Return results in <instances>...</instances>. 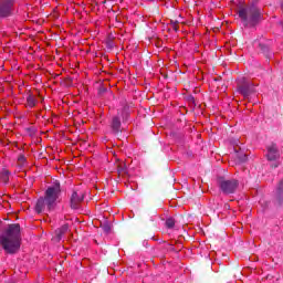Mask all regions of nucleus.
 Returning <instances> with one entry per match:
<instances>
[{"label":"nucleus","mask_w":283,"mask_h":283,"mask_svg":"<svg viewBox=\"0 0 283 283\" xmlns=\"http://www.w3.org/2000/svg\"><path fill=\"white\" fill-rule=\"evenodd\" d=\"M277 167H280V165L277 164L272 165V169H277Z\"/></svg>","instance_id":"24"},{"label":"nucleus","mask_w":283,"mask_h":283,"mask_svg":"<svg viewBox=\"0 0 283 283\" xmlns=\"http://www.w3.org/2000/svg\"><path fill=\"white\" fill-rule=\"evenodd\" d=\"M27 132L29 133V136H34V134L36 133L34 128H27Z\"/></svg>","instance_id":"21"},{"label":"nucleus","mask_w":283,"mask_h":283,"mask_svg":"<svg viewBox=\"0 0 283 283\" xmlns=\"http://www.w3.org/2000/svg\"><path fill=\"white\" fill-rule=\"evenodd\" d=\"M66 231H70V226L67 223L63 224L61 228L55 230V240L56 242H61L63 235H65Z\"/></svg>","instance_id":"10"},{"label":"nucleus","mask_w":283,"mask_h":283,"mask_svg":"<svg viewBox=\"0 0 283 283\" xmlns=\"http://www.w3.org/2000/svg\"><path fill=\"white\" fill-rule=\"evenodd\" d=\"M238 14L244 28H255L262 21V10L255 4L241 7Z\"/></svg>","instance_id":"3"},{"label":"nucleus","mask_w":283,"mask_h":283,"mask_svg":"<svg viewBox=\"0 0 283 283\" xmlns=\"http://www.w3.org/2000/svg\"><path fill=\"white\" fill-rule=\"evenodd\" d=\"M122 118L124 122L129 119V111L127 109V107H124V109L122 111Z\"/></svg>","instance_id":"17"},{"label":"nucleus","mask_w":283,"mask_h":283,"mask_svg":"<svg viewBox=\"0 0 283 283\" xmlns=\"http://www.w3.org/2000/svg\"><path fill=\"white\" fill-rule=\"evenodd\" d=\"M105 92H107L106 87H104V86L99 87V90H98L99 94H105Z\"/></svg>","instance_id":"22"},{"label":"nucleus","mask_w":283,"mask_h":283,"mask_svg":"<svg viewBox=\"0 0 283 283\" xmlns=\"http://www.w3.org/2000/svg\"><path fill=\"white\" fill-rule=\"evenodd\" d=\"M106 46L108 48V50H113V48H114V40L108 39L106 41Z\"/></svg>","instance_id":"19"},{"label":"nucleus","mask_w":283,"mask_h":283,"mask_svg":"<svg viewBox=\"0 0 283 283\" xmlns=\"http://www.w3.org/2000/svg\"><path fill=\"white\" fill-rule=\"evenodd\" d=\"M258 50H260L261 54H264L265 59H271V52L269 45L262 42H255Z\"/></svg>","instance_id":"11"},{"label":"nucleus","mask_w":283,"mask_h":283,"mask_svg":"<svg viewBox=\"0 0 283 283\" xmlns=\"http://www.w3.org/2000/svg\"><path fill=\"white\" fill-rule=\"evenodd\" d=\"M27 105L28 107H36V97L34 95H28L27 97Z\"/></svg>","instance_id":"13"},{"label":"nucleus","mask_w":283,"mask_h":283,"mask_svg":"<svg viewBox=\"0 0 283 283\" xmlns=\"http://www.w3.org/2000/svg\"><path fill=\"white\" fill-rule=\"evenodd\" d=\"M102 230L104 231V233H109V231H112V226H109V223H104L102 226Z\"/></svg>","instance_id":"18"},{"label":"nucleus","mask_w":283,"mask_h":283,"mask_svg":"<svg viewBox=\"0 0 283 283\" xmlns=\"http://www.w3.org/2000/svg\"><path fill=\"white\" fill-rule=\"evenodd\" d=\"M117 172L119 176H126L127 174V166H125V163H119L117 166Z\"/></svg>","instance_id":"14"},{"label":"nucleus","mask_w":283,"mask_h":283,"mask_svg":"<svg viewBox=\"0 0 283 283\" xmlns=\"http://www.w3.org/2000/svg\"><path fill=\"white\" fill-rule=\"evenodd\" d=\"M147 1H155V0H147Z\"/></svg>","instance_id":"25"},{"label":"nucleus","mask_w":283,"mask_h":283,"mask_svg":"<svg viewBox=\"0 0 283 283\" xmlns=\"http://www.w3.org/2000/svg\"><path fill=\"white\" fill-rule=\"evenodd\" d=\"M120 126H122L120 116L118 115L113 116L111 120V129L113 134H116L118 136V134H120L122 132Z\"/></svg>","instance_id":"9"},{"label":"nucleus","mask_w":283,"mask_h":283,"mask_svg":"<svg viewBox=\"0 0 283 283\" xmlns=\"http://www.w3.org/2000/svg\"><path fill=\"white\" fill-rule=\"evenodd\" d=\"M83 200H85V193L81 190H73L70 199L71 209H78Z\"/></svg>","instance_id":"7"},{"label":"nucleus","mask_w":283,"mask_h":283,"mask_svg":"<svg viewBox=\"0 0 283 283\" xmlns=\"http://www.w3.org/2000/svg\"><path fill=\"white\" fill-rule=\"evenodd\" d=\"M238 90H239L240 94H242L243 96H249V95L253 94V92H255L253 84L249 83L247 81V77L239 78Z\"/></svg>","instance_id":"6"},{"label":"nucleus","mask_w":283,"mask_h":283,"mask_svg":"<svg viewBox=\"0 0 283 283\" xmlns=\"http://www.w3.org/2000/svg\"><path fill=\"white\" fill-rule=\"evenodd\" d=\"M239 160H241V163H247V155H241Z\"/></svg>","instance_id":"23"},{"label":"nucleus","mask_w":283,"mask_h":283,"mask_svg":"<svg viewBox=\"0 0 283 283\" xmlns=\"http://www.w3.org/2000/svg\"><path fill=\"white\" fill-rule=\"evenodd\" d=\"M18 163H20L21 165H23V163H25V156L19 155V157H18Z\"/></svg>","instance_id":"20"},{"label":"nucleus","mask_w":283,"mask_h":283,"mask_svg":"<svg viewBox=\"0 0 283 283\" xmlns=\"http://www.w3.org/2000/svg\"><path fill=\"white\" fill-rule=\"evenodd\" d=\"M275 205H277V207H282V205H283V193L282 192L276 191Z\"/></svg>","instance_id":"15"},{"label":"nucleus","mask_w":283,"mask_h":283,"mask_svg":"<svg viewBox=\"0 0 283 283\" xmlns=\"http://www.w3.org/2000/svg\"><path fill=\"white\" fill-rule=\"evenodd\" d=\"M61 196V184L55 181L50 186L44 193V198H40L35 203L36 213H43V211H53L56 207V200Z\"/></svg>","instance_id":"2"},{"label":"nucleus","mask_w":283,"mask_h":283,"mask_svg":"<svg viewBox=\"0 0 283 283\" xmlns=\"http://www.w3.org/2000/svg\"><path fill=\"white\" fill-rule=\"evenodd\" d=\"M218 185L222 193L226 196L235 193V191H238V187H240L238 179H226L224 177L218 178Z\"/></svg>","instance_id":"4"},{"label":"nucleus","mask_w":283,"mask_h":283,"mask_svg":"<svg viewBox=\"0 0 283 283\" xmlns=\"http://www.w3.org/2000/svg\"><path fill=\"white\" fill-rule=\"evenodd\" d=\"M0 180H2L4 185H8V182L10 181V170L3 169L0 172Z\"/></svg>","instance_id":"12"},{"label":"nucleus","mask_w":283,"mask_h":283,"mask_svg":"<svg viewBox=\"0 0 283 283\" xmlns=\"http://www.w3.org/2000/svg\"><path fill=\"white\" fill-rule=\"evenodd\" d=\"M17 0H0V19H8L14 14Z\"/></svg>","instance_id":"5"},{"label":"nucleus","mask_w":283,"mask_h":283,"mask_svg":"<svg viewBox=\"0 0 283 283\" xmlns=\"http://www.w3.org/2000/svg\"><path fill=\"white\" fill-rule=\"evenodd\" d=\"M21 224L11 223L0 234V245L7 255H17L21 251Z\"/></svg>","instance_id":"1"},{"label":"nucleus","mask_w":283,"mask_h":283,"mask_svg":"<svg viewBox=\"0 0 283 283\" xmlns=\"http://www.w3.org/2000/svg\"><path fill=\"white\" fill-rule=\"evenodd\" d=\"M166 227H167V229H174V227H176V219H174V218H168L167 220H166Z\"/></svg>","instance_id":"16"},{"label":"nucleus","mask_w":283,"mask_h":283,"mask_svg":"<svg viewBox=\"0 0 283 283\" xmlns=\"http://www.w3.org/2000/svg\"><path fill=\"white\" fill-rule=\"evenodd\" d=\"M268 160H277L280 158V149L277 148L276 144H271L268 146V154H266Z\"/></svg>","instance_id":"8"}]
</instances>
